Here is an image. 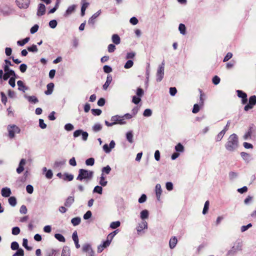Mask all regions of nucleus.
I'll list each match as a JSON object with an SVG mask.
<instances>
[{"mask_svg": "<svg viewBox=\"0 0 256 256\" xmlns=\"http://www.w3.org/2000/svg\"><path fill=\"white\" fill-rule=\"evenodd\" d=\"M136 54L134 52H130L127 53L126 58V60L132 59L135 56Z\"/></svg>", "mask_w": 256, "mask_h": 256, "instance_id": "obj_56", "label": "nucleus"}, {"mask_svg": "<svg viewBox=\"0 0 256 256\" xmlns=\"http://www.w3.org/2000/svg\"><path fill=\"white\" fill-rule=\"evenodd\" d=\"M120 223L119 221L112 222L110 224V227L112 229L116 228L120 226Z\"/></svg>", "mask_w": 256, "mask_h": 256, "instance_id": "obj_43", "label": "nucleus"}, {"mask_svg": "<svg viewBox=\"0 0 256 256\" xmlns=\"http://www.w3.org/2000/svg\"><path fill=\"white\" fill-rule=\"evenodd\" d=\"M200 107L201 106H200V104H194L192 112L194 114L198 113L199 112Z\"/></svg>", "mask_w": 256, "mask_h": 256, "instance_id": "obj_49", "label": "nucleus"}, {"mask_svg": "<svg viewBox=\"0 0 256 256\" xmlns=\"http://www.w3.org/2000/svg\"><path fill=\"white\" fill-rule=\"evenodd\" d=\"M72 240L74 241V242L75 244L76 247L77 248H80V245L78 244V233H77L76 231H74L73 232L72 235Z\"/></svg>", "mask_w": 256, "mask_h": 256, "instance_id": "obj_18", "label": "nucleus"}, {"mask_svg": "<svg viewBox=\"0 0 256 256\" xmlns=\"http://www.w3.org/2000/svg\"><path fill=\"white\" fill-rule=\"evenodd\" d=\"M74 201V196H70L68 197L65 201L64 206L66 207H70L73 204Z\"/></svg>", "mask_w": 256, "mask_h": 256, "instance_id": "obj_19", "label": "nucleus"}, {"mask_svg": "<svg viewBox=\"0 0 256 256\" xmlns=\"http://www.w3.org/2000/svg\"><path fill=\"white\" fill-rule=\"evenodd\" d=\"M127 140L130 142L132 143L133 142V134L132 132H128L126 133V134Z\"/></svg>", "mask_w": 256, "mask_h": 256, "instance_id": "obj_40", "label": "nucleus"}, {"mask_svg": "<svg viewBox=\"0 0 256 256\" xmlns=\"http://www.w3.org/2000/svg\"><path fill=\"white\" fill-rule=\"evenodd\" d=\"M178 242V240L175 236L172 238L169 242V245L170 248H174Z\"/></svg>", "mask_w": 256, "mask_h": 256, "instance_id": "obj_25", "label": "nucleus"}, {"mask_svg": "<svg viewBox=\"0 0 256 256\" xmlns=\"http://www.w3.org/2000/svg\"><path fill=\"white\" fill-rule=\"evenodd\" d=\"M118 230H116L110 233L107 236V240H109L110 242H111L114 237L118 233Z\"/></svg>", "mask_w": 256, "mask_h": 256, "instance_id": "obj_29", "label": "nucleus"}, {"mask_svg": "<svg viewBox=\"0 0 256 256\" xmlns=\"http://www.w3.org/2000/svg\"><path fill=\"white\" fill-rule=\"evenodd\" d=\"M74 128V126L71 124H67L64 126V129L67 131H70Z\"/></svg>", "mask_w": 256, "mask_h": 256, "instance_id": "obj_55", "label": "nucleus"}, {"mask_svg": "<svg viewBox=\"0 0 256 256\" xmlns=\"http://www.w3.org/2000/svg\"><path fill=\"white\" fill-rule=\"evenodd\" d=\"M110 242L109 240H107L105 242H104L102 244H100L98 247V252L100 253L102 252L103 250L106 248V247L108 246L110 244Z\"/></svg>", "mask_w": 256, "mask_h": 256, "instance_id": "obj_11", "label": "nucleus"}, {"mask_svg": "<svg viewBox=\"0 0 256 256\" xmlns=\"http://www.w3.org/2000/svg\"><path fill=\"white\" fill-rule=\"evenodd\" d=\"M148 228V223L146 220H142L141 223L138 224L136 227V230L138 234L140 233L144 229Z\"/></svg>", "mask_w": 256, "mask_h": 256, "instance_id": "obj_9", "label": "nucleus"}, {"mask_svg": "<svg viewBox=\"0 0 256 256\" xmlns=\"http://www.w3.org/2000/svg\"><path fill=\"white\" fill-rule=\"evenodd\" d=\"M256 104V96L254 95V96H251L250 98L248 104L244 106V110L246 111H248L249 110L252 109Z\"/></svg>", "mask_w": 256, "mask_h": 256, "instance_id": "obj_7", "label": "nucleus"}, {"mask_svg": "<svg viewBox=\"0 0 256 256\" xmlns=\"http://www.w3.org/2000/svg\"><path fill=\"white\" fill-rule=\"evenodd\" d=\"M241 156L248 162H249L251 160L250 156L246 152H242L240 153Z\"/></svg>", "mask_w": 256, "mask_h": 256, "instance_id": "obj_33", "label": "nucleus"}, {"mask_svg": "<svg viewBox=\"0 0 256 256\" xmlns=\"http://www.w3.org/2000/svg\"><path fill=\"white\" fill-rule=\"evenodd\" d=\"M136 95L138 96V97H141L143 96V94H144V92L143 90L140 88H138V89L136 90Z\"/></svg>", "mask_w": 256, "mask_h": 256, "instance_id": "obj_61", "label": "nucleus"}, {"mask_svg": "<svg viewBox=\"0 0 256 256\" xmlns=\"http://www.w3.org/2000/svg\"><path fill=\"white\" fill-rule=\"evenodd\" d=\"M81 135H82V140L84 141H86L88 140V134L86 132H84L82 130V132L81 134Z\"/></svg>", "mask_w": 256, "mask_h": 256, "instance_id": "obj_63", "label": "nucleus"}, {"mask_svg": "<svg viewBox=\"0 0 256 256\" xmlns=\"http://www.w3.org/2000/svg\"><path fill=\"white\" fill-rule=\"evenodd\" d=\"M152 114V111L149 108L145 110L144 112L143 115L144 116L148 117Z\"/></svg>", "mask_w": 256, "mask_h": 256, "instance_id": "obj_53", "label": "nucleus"}, {"mask_svg": "<svg viewBox=\"0 0 256 256\" xmlns=\"http://www.w3.org/2000/svg\"><path fill=\"white\" fill-rule=\"evenodd\" d=\"M200 102L199 104L201 107H202L204 104V95L202 93V90H200Z\"/></svg>", "mask_w": 256, "mask_h": 256, "instance_id": "obj_35", "label": "nucleus"}, {"mask_svg": "<svg viewBox=\"0 0 256 256\" xmlns=\"http://www.w3.org/2000/svg\"><path fill=\"white\" fill-rule=\"evenodd\" d=\"M27 50L30 52H38V49L37 46L35 44H32V46H29L27 48Z\"/></svg>", "mask_w": 256, "mask_h": 256, "instance_id": "obj_45", "label": "nucleus"}, {"mask_svg": "<svg viewBox=\"0 0 256 256\" xmlns=\"http://www.w3.org/2000/svg\"><path fill=\"white\" fill-rule=\"evenodd\" d=\"M16 78V76H12L11 78H10L8 80L9 84L12 88H14L16 86V84H15Z\"/></svg>", "mask_w": 256, "mask_h": 256, "instance_id": "obj_52", "label": "nucleus"}, {"mask_svg": "<svg viewBox=\"0 0 256 256\" xmlns=\"http://www.w3.org/2000/svg\"><path fill=\"white\" fill-rule=\"evenodd\" d=\"M225 134H226V130H222L216 136V142L220 141L222 139V138H223V136H224Z\"/></svg>", "mask_w": 256, "mask_h": 256, "instance_id": "obj_31", "label": "nucleus"}, {"mask_svg": "<svg viewBox=\"0 0 256 256\" xmlns=\"http://www.w3.org/2000/svg\"><path fill=\"white\" fill-rule=\"evenodd\" d=\"M82 250L84 252L88 253L90 252L91 251H93L91 246L89 244H86L82 246Z\"/></svg>", "mask_w": 256, "mask_h": 256, "instance_id": "obj_32", "label": "nucleus"}, {"mask_svg": "<svg viewBox=\"0 0 256 256\" xmlns=\"http://www.w3.org/2000/svg\"><path fill=\"white\" fill-rule=\"evenodd\" d=\"M55 238L60 242H65L66 239L61 234H54Z\"/></svg>", "mask_w": 256, "mask_h": 256, "instance_id": "obj_37", "label": "nucleus"}, {"mask_svg": "<svg viewBox=\"0 0 256 256\" xmlns=\"http://www.w3.org/2000/svg\"><path fill=\"white\" fill-rule=\"evenodd\" d=\"M17 84L18 86V90H22L24 92L28 89V87H26L24 84V82L22 80H18L17 82Z\"/></svg>", "mask_w": 256, "mask_h": 256, "instance_id": "obj_23", "label": "nucleus"}, {"mask_svg": "<svg viewBox=\"0 0 256 256\" xmlns=\"http://www.w3.org/2000/svg\"><path fill=\"white\" fill-rule=\"evenodd\" d=\"M30 40V38L28 37H27L24 39H23L22 40H18L17 42V44L18 45V46H23L24 45L26 44Z\"/></svg>", "mask_w": 256, "mask_h": 256, "instance_id": "obj_38", "label": "nucleus"}, {"mask_svg": "<svg viewBox=\"0 0 256 256\" xmlns=\"http://www.w3.org/2000/svg\"><path fill=\"white\" fill-rule=\"evenodd\" d=\"M7 129L8 132V136L10 138H14L16 134H19L20 132V128L14 124L8 125Z\"/></svg>", "mask_w": 256, "mask_h": 256, "instance_id": "obj_4", "label": "nucleus"}, {"mask_svg": "<svg viewBox=\"0 0 256 256\" xmlns=\"http://www.w3.org/2000/svg\"><path fill=\"white\" fill-rule=\"evenodd\" d=\"M10 248L12 250H18L19 248V244L16 242H13L11 244Z\"/></svg>", "mask_w": 256, "mask_h": 256, "instance_id": "obj_46", "label": "nucleus"}, {"mask_svg": "<svg viewBox=\"0 0 256 256\" xmlns=\"http://www.w3.org/2000/svg\"><path fill=\"white\" fill-rule=\"evenodd\" d=\"M178 30L182 34H186V26L184 24H180Z\"/></svg>", "mask_w": 256, "mask_h": 256, "instance_id": "obj_47", "label": "nucleus"}, {"mask_svg": "<svg viewBox=\"0 0 256 256\" xmlns=\"http://www.w3.org/2000/svg\"><path fill=\"white\" fill-rule=\"evenodd\" d=\"M111 170H112L111 168L109 166H107L105 167H104L102 168V174H110Z\"/></svg>", "mask_w": 256, "mask_h": 256, "instance_id": "obj_39", "label": "nucleus"}, {"mask_svg": "<svg viewBox=\"0 0 256 256\" xmlns=\"http://www.w3.org/2000/svg\"><path fill=\"white\" fill-rule=\"evenodd\" d=\"M26 163V160L25 159L22 158L18 164V168H16V172L18 174H21L24 170V166Z\"/></svg>", "mask_w": 256, "mask_h": 256, "instance_id": "obj_12", "label": "nucleus"}, {"mask_svg": "<svg viewBox=\"0 0 256 256\" xmlns=\"http://www.w3.org/2000/svg\"><path fill=\"white\" fill-rule=\"evenodd\" d=\"M102 126L100 124H96L92 127V130L95 132H97L100 130H102Z\"/></svg>", "mask_w": 256, "mask_h": 256, "instance_id": "obj_44", "label": "nucleus"}, {"mask_svg": "<svg viewBox=\"0 0 256 256\" xmlns=\"http://www.w3.org/2000/svg\"><path fill=\"white\" fill-rule=\"evenodd\" d=\"M107 183L108 182L106 180L104 174H102L100 179V184L102 186H105L107 184Z\"/></svg>", "mask_w": 256, "mask_h": 256, "instance_id": "obj_26", "label": "nucleus"}, {"mask_svg": "<svg viewBox=\"0 0 256 256\" xmlns=\"http://www.w3.org/2000/svg\"><path fill=\"white\" fill-rule=\"evenodd\" d=\"M8 203L10 205L12 206H14L16 204V198L14 196H10L8 200Z\"/></svg>", "mask_w": 256, "mask_h": 256, "instance_id": "obj_36", "label": "nucleus"}, {"mask_svg": "<svg viewBox=\"0 0 256 256\" xmlns=\"http://www.w3.org/2000/svg\"><path fill=\"white\" fill-rule=\"evenodd\" d=\"M112 81V76L111 75H108L106 78V80L103 85V89L106 90Z\"/></svg>", "mask_w": 256, "mask_h": 256, "instance_id": "obj_22", "label": "nucleus"}, {"mask_svg": "<svg viewBox=\"0 0 256 256\" xmlns=\"http://www.w3.org/2000/svg\"><path fill=\"white\" fill-rule=\"evenodd\" d=\"M112 42L116 44H118L120 42V38L117 34H114L112 38Z\"/></svg>", "mask_w": 256, "mask_h": 256, "instance_id": "obj_24", "label": "nucleus"}, {"mask_svg": "<svg viewBox=\"0 0 256 256\" xmlns=\"http://www.w3.org/2000/svg\"><path fill=\"white\" fill-rule=\"evenodd\" d=\"M56 250H51L47 252L46 256H56Z\"/></svg>", "mask_w": 256, "mask_h": 256, "instance_id": "obj_64", "label": "nucleus"}, {"mask_svg": "<svg viewBox=\"0 0 256 256\" xmlns=\"http://www.w3.org/2000/svg\"><path fill=\"white\" fill-rule=\"evenodd\" d=\"M94 158H89L86 160V164L87 166H92L94 164Z\"/></svg>", "mask_w": 256, "mask_h": 256, "instance_id": "obj_51", "label": "nucleus"}, {"mask_svg": "<svg viewBox=\"0 0 256 256\" xmlns=\"http://www.w3.org/2000/svg\"><path fill=\"white\" fill-rule=\"evenodd\" d=\"M38 24H34L30 30V32L31 34H34L36 32L38 29Z\"/></svg>", "mask_w": 256, "mask_h": 256, "instance_id": "obj_59", "label": "nucleus"}, {"mask_svg": "<svg viewBox=\"0 0 256 256\" xmlns=\"http://www.w3.org/2000/svg\"><path fill=\"white\" fill-rule=\"evenodd\" d=\"M110 120L112 121V122H110L107 120H105L104 123L106 126H112L116 124L122 125L126 124V121L124 120V118H123L122 116L119 115L112 116Z\"/></svg>", "mask_w": 256, "mask_h": 256, "instance_id": "obj_3", "label": "nucleus"}, {"mask_svg": "<svg viewBox=\"0 0 256 256\" xmlns=\"http://www.w3.org/2000/svg\"><path fill=\"white\" fill-rule=\"evenodd\" d=\"M76 8V4H72L68 7V9L66 10V12L64 14V16L66 18L68 17L72 14L74 12Z\"/></svg>", "mask_w": 256, "mask_h": 256, "instance_id": "obj_10", "label": "nucleus"}, {"mask_svg": "<svg viewBox=\"0 0 256 256\" xmlns=\"http://www.w3.org/2000/svg\"><path fill=\"white\" fill-rule=\"evenodd\" d=\"M47 90L45 91L44 93L46 95L50 94L54 88V84L52 82L49 83L46 86Z\"/></svg>", "mask_w": 256, "mask_h": 256, "instance_id": "obj_20", "label": "nucleus"}, {"mask_svg": "<svg viewBox=\"0 0 256 256\" xmlns=\"http://www.w3.org/2000/svg\"><path fill=\"white\" fill-rule=\"evenodd\" d=\"M236 92L238 94V96L239 98H242V104H246L248 102L247 94H246V93L243 92L242 90H236Z\"/></svg>", "mask_w": 256, "mask_h": 256, "instance_id": "obj_8", "label": "nucleus"}, {"mask_svg": "<svg viewBox=\"0 0 256 256\" xmlns=\"http://www.w3.org/2000/svg\"><path fill=\"white\" fill-rule=\"evenodd\" d=\"M20 228L18 226H16L12 228V232L13 235L16 236L20 233Z\"/></svg>", "mask_w": 256, "mask_h": 256, "instance_id": "obj_50", "label": "nucleus"}, {"mask_svg": "<svg viewBox=\"0 0 256 256\" xmlns=\"http://www.w3.org/2000/svg\"><path fill=\"white\" fill-rule=\"evenodd\" d=\"M140 218L143 220H144L146 219V218H148V210H142L140 212Z\"/></svg>", "mask_w": 256, "mask_h": 256, "instance_id": "obj_28", "label": "nucleus"}, {"mask_svg": "<svg viewBox=\"0 0 256 256\" xmlns=\"http://www.w3.org/2000/svg\"><path fill=\"white\" fill-rule=\"evenodd\" d=\"M82 6L81 8V16H83L85 14V10L88 7L89 3L86 2V0H82Z\"/></svg>", "mask_w": 256, "mask_h": 256, "instance_id": "obj_17", "label": "nucleus"}, {"mask_svg": "<svg viewBox=\"0 0 256 256\" xmlns=\"http://www.w3.org/2000/svg\"><path fill=\"white\" fill-rule=\"evenodd\" d=\"M57 26V22L56 20H52L49 22V26L52 28H55Z\"/></svg>", "mask_w": 256, "mask_h": 256, "instance_id": "obj_60", "label": "nucleus"}, {"mask_svg": "<svg viewBox=\"0 0 256 256\" xmlns=\"http://www.w3.org/2000/svg\"><path fill=\"white\" fill-rule=\"evenodd\" d=\"M134 65V62L132 60H128L124 66V68L126 69H128L132 68Z\"/></svg>", "mask_w": 256, "mask_h": 256, "instance_id": "obj_41", "label": "nucleus"}, {"mask_svg": "<svg viewBox=\"0 0 256 256\" xmlns=\"http://www.w3.org/2000/svg\"><path fill=\"white\" fill-rule=\"evenodd\" d=\"M81 221V219L80 217H76L72 219L71 222L74 226L78 225Z\"/></svg>", "mask_w": 256, "mask_h": 256, "instance_id": "obj_30", "label": "nucleus"}, {"mask_svg": "<svg viewBox=\"0 0 256 256\" xmlns=\"http://www.w3.org/2000/svg\"><path fill=\"white\" fill-rule=\"evenodd\" d=\"M24 251L22 248H20L17 250L16 252H15L12 256H24Z\"/></svg>", "mask_w": 256, "mask_h": 256, "instance_id": "obj_48", "label": "nucleus"}, {"mask_svg": "<svg viewBox=\"0 0 256 256\" xmlns=\"http://www.w3.org/2000/svg\"><path fill=\"white\" fill-rule=\"evenodd\" d=\"M1 194L2 196L7 198L10 196L12 192L10 188L6 187L2 189Z\"/></svg>", "mask_w": 256, "mask_h": 256, "instance_id": "obj_14", "label": "nucleus"}, {"mask_svg": "<svg viewBox=\"0 0 256 256\" xmlns=\"http://www.w3.org/2000/svg\"><path fill=\"white\" fill-rule=\"evenodd\" d=\"M46 12V6L44 4H40L38 5V11H37V15L38 16H42Z\"/></svg>", "mask_w": 256, "mask_h": 256, "instance_id": "obj_13", "label": "nucleus"}, {"mask_svg": "<svg viewBox=\"0 0 256 256\" xmlns=\"http://www.w3.org/2000/svg\"><path fill=\"white\" fill-rule=\"evenodd\" d=\"M94 175L92 171L88 170L85 169H80L78 170V175L76 178V180L80 181H84L88 182L90 181Z\"/></svg>", "mask_w": 256, "mask_h": 256, "instance_id": "obj_1", "label": "nucleus"}, {"mask_svg": "<svg viewBox=\"0 0 256 256\" xmlns=\"http://www.w3.org/2000/svg\"><path fill=\"white\" fill-rule=\"evenodd\" d=\"M102 188L100 186H96L94 189L93 192H96L99 194H102Z\"/></svg>", "mask_w": 256, "mask_h": 256, "instance_id": "obj_54", "label": "nucleus"}, {"mask_svg": "<svg viewBox=\"0 0 256 256\" xmlns=\"http://www.w3.org/2000/svg\"><path fill=\"white\" fill-rule=\"evenodd\" d=\"M164 62L159 66L156 72V81L160 82L164 78Z\"/></svg>", "mask_w": 256, "mask_h": 256, "instance_id": "obj_5", "label": "nucleus"}, {"mask_svg": "<svg viewBox=\"0 0 256 256\" xmlns=\"http://www.w3.org/2000/svg\"><path fill=\"white\" fill-rule=\"evenodd\" d=\"M29 102L34 104L37 103L38 102V99L35 96H28L26 97Z\"/></svg>", "mask_w": 256, "mask_h": 256, "instance_id": "obj_34", "label": "nucleus"}, {"mask_svg": "<svg viewBox=\"0 0 256 256\" xmlns=\"http://www.w3.org/2000/svg\"><path fill=\"white\" fill-rule=\"evenodd\" d=\"M92 112L94 116H100L102 113V110L100 109H92Z\"/></svg>", "mask_w": 256, "mask_h": 256, "instance_id": "obj_62", "label": "nucleus"}, {"mask_svg": "<svg viewBox=\"0 0 256 256\" xmlns=\"http://www.w3.org/2000/svg\"><path fill=\"white\" fill-rule=\"evenodd\" d=\"M208 206H209V202L208 200H207L206 202L204 204V209L202 210L203 214H204L207 212L208 209Z\"/></svg>", "mask_w": 256, "mask_h": 256, "instance_id": "obj_57", "label": "nucleus"}, {"mask_svg": "<svg viewBox=\"0 0 256 256\" xmlns=\"http://www.w3.org/2000/svg\"><path fill=\"white\" fill-rule=\"evenodd\" d=\"M175 150L178 152H183L184 150V147L180 143H178L176 146Z\"/></svg>", "mask_w": 256, "mask_h": 256, "instance_id": "obj_42", "label": "nucleus"}, {"mask_svg": "<svg viewBox=\"0 0 256 256\" xmlns=\"http://www.w3.org/2000/svg\"><path fill=\"white\" fill-rule=\"evenodd\" d=\"M30 0H16L18 6L21 9H26L30 4Z\"/></svg>", "mask_w": 256, "mask_h": 256, "instance_id": "obj_6", "label": "nucleus"}, {"mask_svg": "<svg viewBox=\"0 0 256 256\" xmlns=\"http://www.w3.org/2000/svg\"><path fill=\"white\" fill-rule=\"evenodd\" d=\"M238 146V138L236 134H231L228 138V142L226 144V148L229 151H233Z\"/></svg>", "mask_w": 256, "mask_h": 256, "instance_id": "obj_2", "label": "nucleus"}, {"mask_svg": "<svg viewBox=\"0 0 256 256\" xmlns=\"http://www.w3.org/2000/svg\"><path fill=\"white\" fill-rule=\"evenodd\" d=\"M254 131V130L252 126H250L248 132L244 135V140H248V138H251V136L252 132Z\"/></svg>", "mask_w": 256, "mask_h": 256, "instance_id": "obj_21", "label": "nucleus"}, {"mask_svg": "<svg viewBox=\"0 0 256 256\" xmlns=\"http://www.w3.org/2000/svg\"><path fill=\"white\" fill-rule=\"evenodd\" d=\"M10 76H16V74L14 70H9V72H6L3 76V79L4 80H6Z\"/></svg>", "mask_w": 256, "mask_h": 256, "instance_id": "obj_16", "label": "nucleus"}, {"mask_svg": "<svg viewBox=\"0 0 256 256\" xmlns=\"http://www.w3.org/2000/svg\"><path fill=\"white\" fill-rule=\"evenodd\" d=\"M155 192L156 194V196L158 200H160L161 194L162 192V190L161 188V186L160 184H156L155 188Z\"/></svg>", "mask_w": 256, "mask_h": 256, "instance_id": "obj_15", "label": "nucleus"}, {"mask_svg": "<svg viewBox=\"0 0 256 256\" xmlns=\"http://www.w3.org/2000/svg\"><path fill=\"white\" fill-rule=\"evenodd\" d=\"M0 95L2 97V102L4 104H6L7 102V97L4 94V92H0Z\"/></svg>", "mask_w": 256, "mask_h": 256, "instance_id": "obj_58", "label": "nucleus"}, {"mask_svg": "<svg viewBox=\"0 0 256 256\" xmlns=\"http://www.w3.org/2000/svg\"><path fill=\"white\" fill-rule=\"evenodd\" d=\"M74 179V176L72 174L64 173V174L63 180L65 181H72Z\"/></svg>", "mask_w": 256, "mask_h": 256, "instance_id": "obj_27", "label": "nucleus"}]
</instances>
